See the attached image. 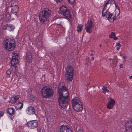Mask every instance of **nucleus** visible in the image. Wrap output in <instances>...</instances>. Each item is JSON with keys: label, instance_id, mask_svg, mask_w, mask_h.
I'll return each mask as SVG.
<instances>
[{"label": "nucleus", "instance_id": "nucleus-1", "mask_svg": "<svg viewBox=\"0 0 132 132\" xmlns=\"http://www.w3.org/2000/svg\"><path fill=\"white\" fill-rule=\"evenodd\" d=\"M51 15L50 10L48 9H44L39 13V18L40 21L42 23L46 22Z\"/></svg>", "mask_w": 132, "mask_h": 132}, {"label": "nucleus", "instance_id": "nucleus-2", "mask_svg": "<svg viewBox=\"0 0 132 132\" xmlns=\"http://www.w3.org/2000/svg\"><path fill=\"white\" fill-rule=\"evenodd\" d=\"M72 104L73 109L77 112L80 111L83 109L82 103L78 97H76L72 100Z\"/></svg>", "mask_w": 132, "mask_h": 132}, {"label": "nucleus", "instance_id": "nucleus-3", "mask_svg": "<svg viewBox=\"0 0 132 132\" xmlns=\"http://www.w3.org/2000/svg\"><path fill=\"white\" fill-rule=\"evenodd\" d=\"M42 96L44 98H48L53 95L54 92L51 87L45 86L43 87L41 90Z\"/></svg>", "mask_w": 132, "mask_h": 132}, {"label": "nucleus", "instance_id": "nucleus-4", "mask_svg": "<svg viewBox=\"0 0 132 132\" xmlns=\"http://www.w3.org/2000/svg\"><path fill=\"white\" fill-rule=\"evenodd\" d=\"M4 45L6 50L12 51L16 46L15 40L11 38L6 39L4 42Z\"/></svg>", "mask_w": 132, "mask_h": 132}, {"label": "nucleus", "instance_id": "nucleus-5", "mask_svg": "<svg viewBox=\"0 0 132 132\" xmlns=\"http://www.w3.org/2000/svg\"><path fill=\"white\" fill-rule=\"evenodd\" d=\"M64 85V83L63 82H61L59 84L58 89L59 96L68 97V92Z\"/></svg>", "mask_w": 132, "mask_h": 132}, {"label": "nucleus", "instance_id": "nucleus-6", "mask_svg": "<svg viewBox=\"0 0 132 132\" xmlns=\"http://www.w3.org/2000/svg\"><path fill=\"white\" fill-rule=\"evenodd\" d=\"M59 13L62 14L67 19L71 20L72 19V15L69 9L67 7L63 6L60 8Z\"/></svg>", "mask_w": 132, "mask_h": 132}, {"label": "nucleus", "instance_id": "nucleus-7", "mask_svg": "<svg viewBox=\"0 0 132 132\" xmlns=\"http://www.w3.org/2000/svg\"><path fill=\"white\" fill-rule=\"evenodd\" d=\"M65 77L67 82L71 81L72 80L73 74V68L70 65L68 66L65 68Z\"/></svg>", "mask_w": 132, "mask_h": 132}, {"label": "nucleus", "instance_id": "nucleus-8", "mask_svg": "<svg viewBox=\"0 0 132 132\" xmlns=\"http://www.w3.org/2000/svg\"><path fill=\"white\" fill-rule=\"evenodd\" d=\"M109 9L108 8L104 7L102 11V15L104 19L108 20L110 22H112L113 14L109 11Z\"/></svg>", "mask_w": 132, "mask_h": 132}, {"label": "nucleus", "instance_id": "nucleus-9", "mask_svg": "<svg viewBox=\"0 0 132 132\" xmlns=\"http://www.w3.org/2000/svg\"><path fill=\"white\" fill-rule=\"evenodd\" d=\"M69 99L68 97L59 96V105L63 109H65L68 105Z\"/></svg>", "mask_w": 132, "mask_h": 132}, {"label": "nucleus", "instance_id": "nucleus-10", "mask_svg": "<svg viewBox=\"0 0 132 132\" xmlns=\"http://www.w3.org/2000/svg\"><path fill=\"white\" fill-rule=\"evenodd\" d=\"M12 59L11 61V65L16 68L18 65V61L17 59L18 55L16 53H13L12 54Z\"/></svg>", "mask_w": 132, "mask_h": 132}, {"label": "nucleus", "instance_id": "nucleus-11", "mask_svg": "<svg viewBox=\"0 0 132 132\" xmlns=\"http://www.w3.org/2000/svg\"><path fill=\"white\" fill-rule=\"evenodd\" d=\"M93 25V22L91 19L89 21L87 22V23L85 24V28L87 32L89 33H91L92 31V27Z\"/></svg>", "mask_w": 132, "mask_h": 132}, {"label": "nucleus", "instance_id": "nucleus-12", "mask_svg": "<svg viewBox=\"0 0 132 132\" xmlns=\"http://www.w3.org/2000/svg\"><path fill=\"white\" fill-rule=\"evenodd\" d=\"M38 123L36 120H32L28 122L27 125L28 127L31 129L36 128L38 125Z\"/></svg>", "mask_w": 132, "mask_h": 132}, {"label": "nucleus", "instance_id": "nucleus-13", "mask_svg": "<svg viewBox=\"0 0 132 132\" xmlns=\"http://www.w3.org/2000/svg\"><path fill=\"white\" fill-rule=\"evenodd\" d=\"M126 132H132V121H127L125 122Z\"/></svg>", "mask_w": 132, "mask_h": 132}, {"label": "nucleus", "instance_id": "nucleus-14", "mask_svg": "<svg viewBox=\"0 0 132 132\" xmlns=\"http://www.w3.org/2000/svg\"><path fill=\"white\" fill-rule=\"evenodd\" d=\"M60 128V132H72L69 127L68 126L62 125Z\"/></svg>", "mask_w": 132, "mask_h": 132}, {"label": "nucleus", "instance_id": "nucleus-15", "mask_svg": "<svg viewBox=\"0 0 132 132\" xmlns=\"http://www.w3.org/2000/svg\"><path fill=\"white\" fill-rule=\"evenodd\" d=\"M109 99L108 103L106 104V106L108 109H112L115 105V102L111 97Z\"/></svg>", "mask_w": 132, "mask_h": 132}, {"label": "nucleus", "instance_id": "nucleus-16", "mask_svg": "<svg viewBox=\"0 0 132 132\" xmlns=\"http://www.w3.org/2000/svg\"><path fill=\"white\" fill-rule=\"evenodd\" d=\"M26 112L27 113L31 115L35 113V110L33 107L31 106H29L26 109Z\"/></svg>", "mask_w": 132, "mask_h": 132}, {"label": "nucleus", "instance_id": "nucleus-17", "mask_svg": "<svg viewBox=\"0 0 132 132\" xmlns=\"http://www.w3.org/2000/svg\"><path fill=\"white\" fill-rule=\"evenodd\" d=\"M26 60L27 62H30L32 60V55L30 52H28L26 54Z\"/></svg>", "mask_w": 132, "mask_h": 132}, {"label": "nucleus", "instance_id": "nucleus-18", "mask_svg": "<svg viewBox=\"0 0 132 132\" xmlns=\"http://www.w3.org/2000/svg\"><path fill=\"white\" fill-rule=\"evenodd\" d=\"M14 28V26L13 25L6 24L4 27V29H7L9 31L13 30Z\"/></svg>", "mask_w": 132, "mask_h": 132}, {"label": "nucleus", "instance_id": "nucleus-19", "mask_svg": "<svg viewBox=\"0 0 132 132\" xmlns=\"http://www.w3.org/2000/svg\"><path fill=\"white\" fill-rule=\"evenodd\" d=\"M115 2V1L114 0H109L106 3L104 7L109 9L111 5V4L114 3Z\"/></svg>", "mask_w": 132, "mask_h": 132}, {"label": "nucleus", "instance_id": "nucleus-20", "mask_svg": "<svg viewBox=\"0 0 132 132\" xmlns=\"http://www.w3.org/2000/svg\"><path fill=\"white\" fill-rule=\"evenodd\" d=\"M19 98L20 96L18 95L15 96L10 98V102L11 103H14Z\"/></svg>", "mask_w": 132, "mask_h": 132}, {"label": "nucleus", "instance_id": "nucleus-21", "mask_svg": "<svg viewBox=\"0 0 132 132\" xmlns=\"http://www.w3.org/2000/svg\"><path fill=\"white\" fill-rule=\"evenodd\" d=\"M113 16L112 19H113V22L115 20H116L119 19L120 17V12L119 10L118 13L115 12V14H113Z\"/></svg>", "mask_w": 132, "mask_h": 132}, {"label": "nucleus", "instance_id": "nucleus-22", "mask_svg": "<svg viewBox=\"0 0 132 132\" xmlns=\"http://www.w3.org/2000/svg\"><path fill=\"white\" fill-rule=\"evenodd\" d=\"M7 112L10 115H13L15 112V109L13 108H9L7 110Z\"/></svg>", "mask_w": 132, "mask_h": 132}, {"label": "nucleus", "instance_id": "nucleus-23", "mask_svg": "<svg viewBox=\"0 0 132 132\" xmlns=\"http://www.w3.org/2000/svg\"><path fill=\"white\" fill-rule=\"evenodd\" d=\"M23 105V104L22 101L17 103L15 108L17 109H21L22 108Z\"/></svg>", "mask_w": 132, "mask_h": 132}, {"label": "nucleus", "instance_id": "nucleus-24", "mask_svg": "<svg viewBox=\"0 0 132 132\" xmlns=\"http://www.w3.org/2000/svg\"><path fill=\"white\" fill-rule=\"evenodd\" d=\"M18 9L19 7L18 6L14 5L12 9V11L13 12L17 13L18 12Z\"/></svg>", "mask_w": 132, "mask_h": 132}, {"label": "nucleus", "instance_id": "nucleus-25", "mask_svg": "<svg viewBox=\"0 0 132 132\" xmlns=\"http://www.w3.org/2000/svg\"><path fill=\"white\" fill-rule=\"evenodd\" d=\"M103 90V92L104 93H105L106 92H109V90L107 88V87L105 86H103L102 89Z\"/></svg>", "mask_w": 132, "mask_h": 132}, {"label": "nucleus", "instance_id": "nucleus-26", "mask_svg": "<svg viewBox=\"0 0 132 132\" xmlns=\"http://www.w3.org/2000/svg\"><path fill=\"white\" fill-rule=\"evenodd\" d=\"M76 130L77 132H83L79 126H77L76 127Z\"/></svg>", "mask_w": 132, "mask_h": 132}, {"label": "nucleus", "instance_id": "nucleus-27", "mask_svg": "<svg viewBox=\"0 0 132 132\" xmlns=\"http://www.w3.org/2000/svg\"><path fill=\"white\" fill-rule=\"evenodd\" d=\"M82 25H78L77 26V31L78 32H81L82 30Z\"/></svg>", "mask_w": 132, "mask_h": 132}, {"label": "nucleus", "instance_id": "nucleus-28", "mask_svg": "<svg viewBox=\"0 0 132 132\" xmlns=\"http://www.w3.org/2000/svg\"><path fill=\"white\" fill-rule=\"evenodd\" d=\"M68 1L73 6L75 4V0H68Z\"/></svg>", "mask_w": 132, "mask_h": 132}, {"label": "nucleus", "instance_id": "nucleus-29", "mask_svg": "<svg viewBox=\"0 0 132 132\" xmlns=\"http://www.w3.org/2000/svg\"><path fill=\"white\" fill-rule=\"evenodd\" d=\"M6 75L8 76V77H10V75L11 73V70L10 69L6 71Z\"/></svg>", "mask_w": 132, "mask_h": 132}, {"label": "nucleus", "instance_id": "nucleus-30", "mask_svg": "<svg viewBox=\"0 0 132 132\" xmlns=\"http://www.w3.org/2000/svg\"><path fill=\"white\" fill-rule=\"evenodd\" d=\"M116 35L114 32H112L111 34L109 35V37L111 38H113Z\"/></svg>", "mask_w": 132, "mask_h": 132}, {"label": "nucleus", "instance_id": "nucleus-31", "mask_svg": "<svg viewBox=\"0 0 132 132\" xmlns=\"http://www.w3.org/2000/svg\"><path fill=\"white\" fill-rule=\"evenodd\" d=\"M30 97L32 101H34L35 100V98L33 95H31Z\"/></svg>", "mask_w": 132, "mask_h": 132}, {"label": "nucleus", "instance_id": "nucleus-32", "mask_svg": "<svg viewBox=\"0 0 132 132\" xmlns=\"http://www.w3.org/2000/svg\"><path fill=\"white\" fill-rule=\"evenodd\" d=\"M6 17H8V18H7L8 20L9 19H10L11 16H10V15L9 14H6Z\"/></svg>", "mask_w": 132, "mask_h": 132}, {"label": "nucleus", "instance_id": "nucleus-33", "mask_svg": "<svg viewBox=\"0 0 132 132\" xmlns=\"http://www.w3.org/2000/svg\"><path fill=\"white\" fill-rule=\"evenodd\" d=\"M4 112L3 111H0V116H2L4 114Z\"/></svg>", "mask_w": 132, "mask_h": 132}, {"label": "nucleus", "instance_id": "nucleus-34", "mask_svg": "<svg viewBox=\"0 0 132 132\" xmlns=\"http://www.w3.org/2000/svg\"><path fill=\"white\" fill-rule=\"evenodd\" d=\"M116 46H118L119 47H120L121 46V45L119 43L116 44Z\"/></svg>", "mask_w": 132, "mask_h": 132}, {"label": "nucleus", "instance_id": "nucleus-35", "mask_svg": "<svg viewBox=\"0 0 132 132\" xmlns=\"http://www.w3.org/2000/svg\"><path fill=\"white\" fill-rule=\"evenodd\" d=\"M57 3L58 2H60L62 1H63V0H54Z\"/></svg>", "mask_w": 132, "mask_h": 132}, {"label": "nucleus", "instance_id": "nucleus-36", "mask_svg": "<svg viewBox=\"0 0 132 132\" xmlns=\"http://www.w3.org/2000/svg\"><path fill=\"white\" fill-rule=\"evenodd\" d=\"M114 4L115 5V7H116L117 8V7L118 8V9L119 10V7L118 6V5H117L115 3H115H114Z\"/></svg>", "mask_w": 132, "mask_h": 132}, {"label": "nucleus", "instance_id": "nucleus-37", "mask_svg": "<svg viewBox=\"0 0 132 132\" xmlns=\"http://www.w3.org/2000/svg\"><path fill=\"white\" fill-rule=\"evenodd\" d=\"M113 38V39L114 40H116L117 39H118V38H117V37H116L115 36Z\"/></svg>", "mask_w": 132, "mask_h": 132}, {"label": "nucleus", "instance_id": "nucleus-38", "mask_svg": "<svg viewBox=\"0 0 132 132\" xmlns=\"http://www.w3.org/2000/svg\"><path fill=\"white\" fill-rule=\"evenodd\" d=\"M123 57L124 59H125L127 58V57L126 56L124 55L123 56Z\"/></svg>", "mask_w": 132, "mask_h": 132}, {"label": "nucleus", "instance_id": "nucleus-39", "mask_svg": "<svg viewBox=\"0 0 132 132\" xmlns=\"http://www.w3.org/2000/svg\"><path fill=\"white\" fill-rule=\"evenodd\" d=\"M119 47H117V50H119Z\"/></svg>", "mask_w": 132, "mask_h": 132}, {"label": "nucleus", "instance_id": "nucleus-40", "mask_svg": "<svg viewBox=\"0 0 132 132\" xmlns=\"http://www.w3.org/2000/svg\"><path fill=\"white\" fill-rule=\"evenodd\" d=\"M120 68H122V64L120 65Z\"/></svg>", "mask_w": 132, "mask_h": 132}, {"label": "nucleus", "instance_id": "nucleus-41", "mask_svg": "<svg viewBox=\"0 0 132 132\" xmlns=\"http://www.w3.org/2000/svg\"><path fill=\"white\" fill-rule=\"evenodd\" d=\"M129 78L130 79H132V75L130 76L129 77Z\"/></svg>", "mask_w": 132, "mask_h": 132}, {"label": "nucleus", "instance_id": "nucleus-42", "mask_svg": "<svg viewBox=\"0 0 132 132\" xmlns=\"http://www.w3.org/2000/svg\"><path fill=\"white\" fill-rule=\"evenodd\" d=\"M91 59L92 60H93L94 59V57H92Z\"/></svg>", "mask_w": 132, "mask_h": 132}, {"label": "nucleus", "instance_id": "nucleus-43", "mask_svg": "<svg viewBox=\"0 0 132 132\" xmlns=\"http://www.w3.org/2000/svg\"><path fill=\"white\" fill-rule=\"evenodd\" d=\"M93 53H91V54H90V55L91 56H93Z\"/></svg>", "mask_w": 132, "mask_h": 132}, {"label": "nucleus", "instance_id": "nucleus-44", "mask_svg": "<svg viewBox=\"0 0 132 132\" xmlns=\"http://www.w3.org/2000/svg\"><path fill=\"white\" fill-rule=\"evenodd\" d=\"M14 6H13L12 5H11V6H10V7H13Z\"/></svg>", "mask_w": 132, "mask_h": 132}, {"label": "nucleus", "instance_id": "nucleus-45", "mask_svg": "<svg viewBox=\"0 0 132 132\" xmlns=\"http://www.w3.org/2000/svg\"><path fill=\"white\" fill-rule=\"evenodd\" d=\"M93 50H91V52H93Z\"/></svg>", "mask_w": 132, "mask_h": 132}, {"label": "nucleus", "instance_id": "nucleus-46", "mask_svg": "<svg viewBox=\"0 0 132 132\" xmlns=\"http://www.w3.org/2000/svg\"><path fill=\"white\" fill-rule=\"evenodd\" d=\"M100 45V47L101 46V45Z\"/></svg>", "mask_w": 132, "mask_h": 132}]
</instances>
